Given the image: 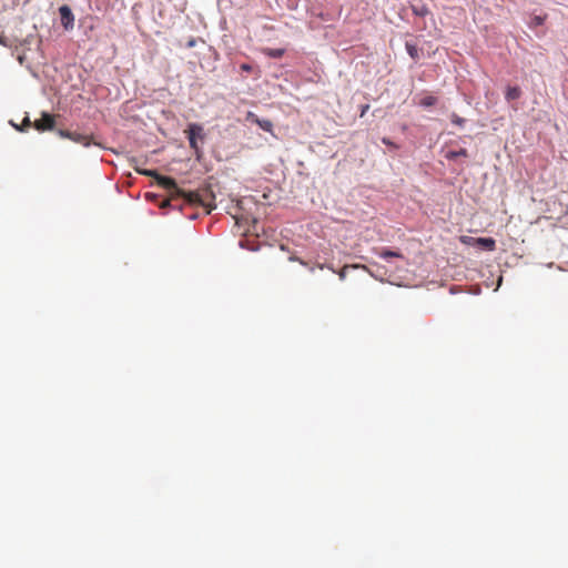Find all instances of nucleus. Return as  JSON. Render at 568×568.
<instances>
[{
    "instance_id": "obj_6",
    "label": "nucleus",
    "mask_w": 568,
    "mask_h": 568,
    "mask_svg": "<svg viewBox=\"0 0 568 568\" xmlns=\"http://www.w3.org/2000/svg\"><path fill=\"white\" fill-rule=\"evenodd\" d=\"M61 23L65 30H70L74 26V16L71 9L68 6H62L59 8Z\"/></svg>"
},
{
    "instance_id": "obj_10",
    "label": "nucleus",
    "mask_w": 568,
    "mask_h": 568,
    "mask_svg": "<svg viewBox=\"0 0 568 568\" xmlns=\"http://www.w3.org/2000/svg\"><path fill=\"white\" fill-rule=\"evenodd\" d=\"M413 13L418 17H425L429 13V9L426 4L412 6Z\"/></svg>"
},
{
    "instance_id": "obj_15",
    "label": "nucleus",
    "mask_w": 568,
    "mask_h": 568,
    "mask_svg": "<svg viewBox=\"0 0 568 568\" xmlns=\"http://www.w3.org/2000/svg\"><path fill=\"white\" fill-rule=\"evenodd\" d=\"M138 173L145 175V176H152L156 180L159 173L154 170H146V169H135Z\"/></svg>"
},
{
    "instance_id": "obj_16",
    "label": "nucleus",
    "mask_w": 568,
    "mask_h": 568,
    "mask_svg": "<svg viewBox=\"0 0 568 568\" xmlns=\"http://www.w3.org/2000/svg\"><path fill=\"white\" fill-rule=\"evenodd\" d=\"M450 121H452V123H454V124H456L458 126H463L464 123H465V119L458 116L456 113L452 114Z\"/></svg>"
},
{
    "instance_id": "obj_19",
    "label": "nucleus",
    "mask_w": 568,
    "mask_h": 568,
    "mask_svg": "<svg viewBox=\"0 0 568 568\" xmlns=\"http://www.w3.org/2000/svg\"><path fill=\"white\" fill-rule=\"evenodd\" d=\"M246 120L250 121V122L256 123L260 119H258V116L254 112L248 111L246 113Z\"/></svg>"
},
{
    "instance_id": "obj_2",
    "label": "nucleus",
    "mask_w": 568,
    "mask_h": 568,
    "mask_svg": "<svg viewBox=\"0 0 568 568\" xmlns=\"http://www.w3.org/2000/svg\"><path fill=\"white\" fill-rule=\"evenodd\" d=\"M185 133L189 139L190 148L194 150L196 154L200 153V148L197 145V139L203 141L204 140V131L203 126L197 123H191L187 125V129L185 130Z\"/></svg>"
},
{
    "instance_id": "obj_24",
    "label": "nucleus",
    "mask_w": 568,
    "mask_h": 568,
    "mask_svg": "<svg viewBox=\"0 0 568 568\" xmlns=\"http://www.w3.org/2000/svg\"><path fill=\"white\" fill-rule=\"evenodd\" d=\"M0 43H1L2 45H4V47H7V45H8V44H7L6 39H4L3 37H1V36H0Z\"/></svg>"
},
{
    "instance_id": "obj_7",
    "label": "nucleus",
    "mask_w": 568,
    "mask_h": 568,
    "mask_svg": "<svg viewBox=\"0 0 568 568\" xmlns=\"http://www.w3.org/2000/svg\"><path fill=\"white\" fill-rule=\"evenodd\" d=\"M262 53L268 58L280 59L284 55L285 49L263 48Z\"/></svg>"
},
{
    "instance_id": "obj_1",
    "label": "nucleus",
    "mask_w": 568,
    "mask_h": 568,
    "mask_svg": "<svg viewBox=\"0 0 568 568\" xmlns=\"http://www.w3.org/2000/svg\"><path fill=\"white\" fill-rule=\"evenodd\" d=\"M156 182L160 186L168 190L171 193L170 199L163 201L162 207L170 206L171 202L174 201L176 197H183L185 202L190 205H201L206 209V213L209 214L213 205L211 202H207L199 192H185L181 190L175 180L170 176H164L159 174L156 178Z\"/></svg>"
},
{
    "instance_id": "obj_12",
    "label": "nucleus",
    "mask_w": 568,
    "mask_h": 568,
    "mask_svg": "<svg viewBox=\"0 0 568 568\" xmlns=\"http://www.w3.org/2000/svg\"><path fill=\"white\" fill-rule=\"evenodd\" d=\"M255 124H257L265 132H272L273 123L266 119H260Z\"/></svg>"
},
{
    "instance_id": "obj_14",
    "label": "nucleus",
    "mask_w": 568,
    "mask_h": 568,
    "mask_svg": "<svg viewBox=\"0 0 568 568\" xmlns=\"http://www.w3.org/2000/svg\"><path fill=\"white\" fill-rule=\"evenodd\" d=\"M406 50L407 53L414 59H418V49L415 44H412L409 42L406 43Z\"/></svg>"
},
{
    "instance_id": "obj_9",
    "label": "nucleus",
    "mask_w": 568,
    "mask_h": 568,
    "mask_svg": "<svg viewBox=\"0 0 568 568\" xmlns=\"http://www.w3.org/2000/svg\"><path fill=\"white\" fill-rule=\"evenodd\" d=\"M378 255L382 257V258H389V257H398V258H404L403 254L400 252H396V251H390V250H387V248H383Z\"/></svg>"
},
{
    "instance_id": "obj_5",
    "label": "nucleus",
    "mask_w": 568,
    "mask_h": 568,
    "mask_svg": "<svg viewBox=\"0 0 568 568\" xmlns=\"http://www.w3.org/2000/svg\"><path fill=\"white\" fill-rule=\"evenodd\" d=\"M57 133L62 139H69L75 143H80L84 146H89L91 144V138L85 134H81L78 132H70L68 130H58Z\"/></svg>"
},
{
    "instance_id": "obj_22",
    "label": "nucleus",
    "mask_w": 568,
    "mask_h": 568,
    "mask_svg": "<svg viewBox=\"0 0 568 568\" xmlns=\"http://www.w3.org/2000/svg\"><path fill=\"white\" fill-rule=\"evenodd\" d=\"M338 275H339L341 280H344L346 277V266L344 268H342V271L338 273Z\"/></svg>"
},
{
    "instance_id": "obj_3",
    "label": "nucleus",
    "mask_w": 568,
    "mask_h": 568,
    "mask_svg": "<svg viewBox=\"0 0 568 568\" xmlns=\"http://www.w3.org/2000/svg\"><path fill=\"white\" fill-rule=\"evenodd\" d=\"M460 242L465 245H478L487 251H494L496 248V241L493 237H471L460 236Z\"/></svg>"
},
{
    "instance_id": "obj_17",
    "label": "nucleus",
    "mask_w": 568,
    "mask_h": 568,
    "mask_svg": "<svg viewBox=\"0 0 568 568\" xmlns=\"http://www.w3.org/2000/svg\"><path fill=\"white\" fill-rule=\"evenodd\" d=\"M33 126V123L30 121L28 116H26L22 121L21 128H17L20 131H26L28 128Z\"/></svg>"
},
{
    "instance_id": "obj_21",
    "label": "nucleus",
    "mask_w": 568,
    "mask_h": 568,
    "mask_svg": "<svg viewBox=\"0 0 568 568\" xmlns=\"http://www.w3.org/2000/svg\"><path fill=\"white\" fill-rule=\"evenodd\" d=\"M382 142H383L385 145L396 148V145H395L390 140H388L387 138H383V139H382Z\"/></svg>"
},
{
    "instance_id": "obj_13",
    "label": "nucleus",
    "mask_w": 568,
    "mask_h": 568,
    "mask_svg": "<svg viewBox=\"0 0 568 568\" xmlns=\"http://www.w3.org/2000/svg\"><path fill=\"white\" fill-rule=\"evenodd\" d=\"M437 102V99L433 95H427V97H424L422 100H420V105L425 106V108H428V106H433L435 105Z\"/></svg>"
},
{
    "instance_id": "obj_18",
    "label": "nucleus",
    "mask_w": 568,
    "mask_h": 568,
    "mask_svg": "<svg viewBox=\"0 0 568 568\" xmlns=\"http://www.w3.org/2000/svg\"><path fill=\"white\" fill-rule=\"evenodd\" d=\"M544 22H545V17L535 16L531 20V26L538 27V26H541Z\"/></svg>"
},
{
    "instance_id": "obj_4",
    "label": "nucleus",
    "mask_w": 568,
    "mask_h": 568,
    "mask_svg": "<svg viewBox=\"0 0 568 568\" xmlns=\"http://www.w3.org/2000/svg\"><path fill=\"white\" fill-rule=\"evenodd\" d=\"M54 125H55V115L50 114L48 112H42L41 119L36 120L33 122V128L40 132L53 130Z\"/></svg>"
},
{
    "instance_id": "obj_23",
    "label": "nucleus",
    "mask_w": 568,
    "mask_h": 568,
    "mask_svg": "<svg viewBox=\"0 0 568 568\" xmlns=\"http://www.w3.org/2000/svg\"><path fill=\"white\" fill-rule=\"evenodd\" d=\"M241 69H242L243 71L250 72V71L252 70V67H251V65H248V64H242V65H241Z\"/></svg>"
},
{
    "instance_id": "obj_8",
    "label": "nucleus",
    "mask_w": 568,
    "mask_h": 568,
    "mask_svg": "<svg viewBox=\"0 0 568 568\" xmlns=\"http://www.w3.org/2000/svg\"><path fill=\"white\" fill-rule=\"evenodd\" d=\"M521 97V90L518 87H508L505 93L507 101H514Z\"/></svg>"
},
{
    "instance_id": "obj_11",
    "label": "nucleus",
    "mask_w": 568,
    "mask_h": 568,
    "mask_svg": "<svg viewBox=\"0 0 568 568\" xmlns=\"http://www.w3.org/2000/svg\"><path fill=\"white\" fill-rule=\"evenodd\" d=\"M459 156H464V158L468 156L467 150L466 149H460L458 151H449L447 153V155H446V158L449 159V160H454V159L459 158Z\"/></svg>"
},
{
    "instance_id": "obj_20",
    "label": "nucleus",
    "mask_w": 568,
    "mask_h": 568,
    "mask_svg": "<svg viewBox=\"0 0 568 568\" xmlns=\"http://www.w3.org/2000/svg\"><path fill=\"white\" fill-rule=\"evenodd\" d=\"M368 110H369V104H363L361 106V118H363Z\"/></svg>"
}]
</instances>
